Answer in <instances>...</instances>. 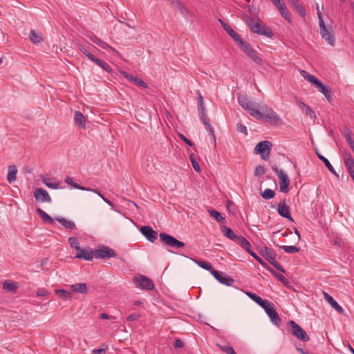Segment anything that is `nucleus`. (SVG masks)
I'll return each instance as SVG.
<instances>
[{
	"mask_svg": "<svg viewBox=\"0 0 354 354\" xmlns=\"http://www.w3.org/2000/svg\"><path fill=\"white\" fill-rule=\"evenodd\" d=\"M238 102L241 107L248 111L255 119H263L275 126H281L283 123L280 116L267 104L262 105L259 110L257 108L259 104L250 101L245 95H239Z\"/></svg>",
	"mask_w": 354,
	"mask_h": 354,
	"instance_id": "obj_1",
	"label": "nucleus"
},
{
	"mask_svg": "<svg viewBox=\"0 0 354 354\" xmlns=\"http://www.w3.org/2000/svg\"><path fill=\"white\" fill-rule=\"evenodd\" d=\"M319 25V32L322 37L330 46L335 44V35L333 28L330 25H325L324 20H321Z\"/></svg>",
	"mask_w": 354,
	"mask_h": 354,
	"instance_id": "obj_2",
	"label": "nucleus"
},
{
	"mask_svg": "<svg viewBox=\"0 0 354 354\" xmlns=\"http://www.w3.org/2000/svg\"><path fill=\"white\" fill-rule=\"evenodd\" d=\"M260 254L263 257L270 263H271L276 269L281 271L283 273L286 272L284 268L281 265L276 261L277 254L275 252L268 247H264L261 249L259 252Z\"/></svg>",
	"mask_w": 354,
	"mask_h": 354,
	"instance_id": "obj_3",
	"label": "nucleus"
},
{
	"mask_svg": "<svg viewBox=\"0 0 354 354\" xmlns=\"http://www.w3.org/2000/svg\"><path fill=\"white\" fill-rule=\"evenodd\" d=\"M160 241L164 245L174 249H180L184 248L185 244L177 240L175 237L165 233L161 232L159 234Z\"/></svg>",
	"mask_w": 354,
	"mask_h": 354,
	"instance_id": "obj_4",
	"label": "nucleus"
},
{
	"mask_svg": "<svg viewBox=\"0 0 354 354\" xmlns=\"http://www.w3.org/2000/svg\"><path fill=\"white\" fill-rule=\"evenodd\" d=\"M288 326L290 327V331L292 335L302 342H308L310 340L309 336L306 331L298 325L295 321L290 320L288 322Z\"/></svg>",
	"mask_w": 354,
	"mask_h": 354,
	"instance_id": "obj_5",
	"label": "nucleus"
},
{
	"mask_svg": "<svg viewBox=\"0 0 354 354\" xmlns=\"http://www.w3.org/2000/svg\"><path fill=\"white\" fill-rule=\"evenodd\" d=\"M272 169L276 172L279 178L280 191L283 193H288L289 191L290 179L282 169H278L275 166H272Z\"/></svg>",
	"mask_w": 354,
	"mask_h": 354,
	"instance_id": "obj_6",
	"label": "nucleus"
},
{
	"mask_svg": "<svg viewBox=\"0 0 354 354\" xmlns=\"http://www.w3.org/2000/svg\"><path fill=\"white\" fill-rule=\"evenodd\" d=\"M272 146L270 141H261L255 146L254 152L257 154H260L262 159L266 160L269 158Z\"/></svg>",
	"mask_w": 354,
	"mask_h": 354,
	"instance_id": "obj_7",
	"label": "nucleus"
},
{
	"mask_svg": "<svg viewBox=\"0 0 354 354\" xmlns=\"http://www.w3.org/2000/svg\"><path fill=\"white\" fill-rule=\"evenodd\" d=\"M133 282L137 288L142 290H150L154 288L153 281L145 275L134 277Z\"/></svg>",
	"mask_w": 354,
	"mask_h": 354,
	"instance_id": "obj_8",
	"label": "nucleus"
},
{
	"mask_svg": "<svg viewBox=\"0 0 354 354\" xmlns=\"http://www.w3.org/2000/svg\"><path fill=\"white\" fill-rule=\"evenodd\" d=\"M269 317L272 323L277 326H279L281 324V319L279 316V314L273 307V305L270 303L268 301H266V304L263 306H262Z\"/></svg>",
	"mask_w": 354,
	"mask_h": 354,
	"instance_id": "obj_9",
	"label": "nucleus"
},
{
	"mask_svg": "<svg viewBox=\"0 0 354 354\" xmlns=\"http://www.w3.org/2000/svg\"><path fill=\"white\" fill-rule=\"evenodd\" d=\"M249 26L250 30L254 33L265 35L268 37H272L273 36L272 30L269 28L261 24V23L251 21L249 24Z\"/></svg>",
	"mask_w": 354,
	"mask_h": 354,
	"instance_id": "obj_10",
	"label": "nucleus"
},
{
	"mask_svg": "<svg viewBox=\"0 0 354 354\" xmlns=\"http://www.w3.org/2000/svg\"><path fill=\"white\" fill-rule=\"evenodd\" d=\"M95 257L96 259H109L116 256L115 252L106 246L94 250Z\"/></svg>",
	"mask_w": 354,
	"mask_h": 354,
	"instance_id": "obj_11",
	"label": "nucleus"
},
{
	"mask_svg": "<svg viewBox=\"0 0 354 354\" xmlns=\"http://www.w3.org/2000/svg\"><path fill=\"white\" fill-rule=\"evenodd\" d=\"M212 274L218 281L225 286H231L234 283V280L233 278L223 272L215 270L212 271Z\"/></svg>",
	"mask_w": 354,
	"mask_h": 354,
	"instance_id": "obj_12",
	"label": "nucleus"
},
{
	"mask_svg": "<svg viewBox=\"0 0 354 354\" xmlns=\"http://www.w3.org/2000/svg\"><path fill=\"white\" fill-rule=\"evenodd\" d=\"M140 233L150 242L153 243L158 238V234L149 225L142 226L140 229Z\"/></svg>",
	"mask_w": 354,
	"mask_h": 354,
	"instance_id": "obj_13",
	"label": "nucleus"
},
{
	"mask_svg": "<svg viewBox=\"0 0 354 354\" xmlns=\"http://www.w3.org/2000/svg\"><path fill=\"white\" fill-rule=\"evenodd\" d=\"M34 196L37 202L51 203L52 199L48 192L43 188H37L34 191Z\"/></svg>",
	"mask_w": 354,
	"mask_h": 354,
	"instance_id": "obj_14",
	"label": "nucleus"
},
{
	"mask_svg": "<svg viewBox=\"0 0 354 354\" xmlns=\"http://www.w3.org/2000/svg\"><path fill=\"white\" fill-rule=\"evenodd\" d=\"M277 212L281 216L286 218L291 221H293V218H292L290 214V207L286 204V199L280 201L278 205Z\"/></svg>",
	"mask_w": 354,
	"mask_h": 354,
	"instance_id": "obj_15",
	"label": "nucleus"
},
{
	"mask_svg": "<svg viewBox=\"0 0 354 354\" xmlns=\"http://www.w3.org/2000/svg\"><path fill=\"white\" fill-rule=\"evenodd\" d=\"M94 257V250H92L90 248H80V249L77 251V254L75 255L77 259H82L86 261H92Z\"/></svg>",
	"mask_w": 354,
	"mask_h": 354,
	"instance_id": "obj_16",
	"label": "nucleus"
},
{
	"mask_svg": "<svg viewBox=\"0 0 354 354\" xmlns=\"http://www.w3.org/2000/svg\"><path fill=\"white\" fill-rule=\"evenodd\" d=\"M86 37L91 41H93V43L97 44L98 46H100L101 48H104V49H106V50H111V51H113V52H115V53H118L113 47H111V46H109L106 42L101 40L99 37H97L94 33L93 32H90L88 33V35H86Z\"/></svg>",
	"mask_w": 354,
	"mask_h": 354,
	"instance_id": "obj_17",
	"label": "nucleus"
},
{
	"mask_svg": "<svg viewBox=\"0 0 354 354\" xmlns=\"http://www.w3.org/2000/svg\"><path fill=\"white\" fill-rule=\"evenodd\" d=\"M172 6H174L180 12V14L186 18H188L190 15V11L187 8V7L183 4L179 0H169Z\"/></svg>",
	"mask_w": 354,
	"mask_h": 354,
	"instance_id": "obj_18",
	"label": "nucleus"
},
{
	"mask_svg": "<svg viewBox=\"0 0 354 354\" xmlns=\"http://www.w3.org/2000/svg\"><path fill=\"white\" fill-rule=\"evenodd\" d=\"M317 88L319 90V92L322 93L326 100L331 102L333 100L332 96H331V90L328 86H326L324 85L321 81H319L316 85Z\"/></svg>",
	"mask_w": 354,
	"mask_h": 354,
	"instance_id": "obj_19",
	"label": "nucleus"
},
{
	"mask_svg": "<svg viewBox=\"0 0 354 354\" xmlns=\"http://www.w3.org/2000/svg\"><path fill=\"white\" fill-rule=\"evenodd\" d=\"M344 164L350 174H354V160L348 151L344 152Z\"/></svg>",
	"mask_w": 354,
	"mask_h": 354,
	"instance_id": "obj_20",
	"label": "nucleus"
},
{
	"mask_svg": "<svg viewBox=\"0 0 354 354\" xmlns=\"http://www.w3.org/2000/svg\"><path fill=\"white\" fill-rule=\"evenodd\" d=\"M77 46L80 49V50L85 55L89 60L91 61L92 57H94L95 56L91 53V50L93 48V46L90 44L89 43H86V45H84L82 44L79 43L77 44Z\"/></svg>",
	"mask_w": 354,
	"mask_h": 354,
	"instance_id": "obj_21",
	"label": "nucleus"
},
{
	"mask_svg": "<svg viewBox=\"0 0 354 354\" xmlns=\"http://www.w3.org/2000/svg\"><path fill=\"white\" fill-rule=\"evenodd\" d=\"M324 296L326 301L338 313H342L344 310L342 306H340L338 303L328 293L324 292Z\"/></svg>",
	"mask_w": 354,
	"mask_h": 354,
	"instance_id": "obj_22",
	"label": "nucleus"
},
{
	"mask_svg": "<svg viewBox=\"0 0 354 354\" xmlns=\"http://www.w3.org/2000/svg\"><path fill=\"white\" fill-rule=\"evenodd\" d=\"M124 76L128 79L131 83L133 84L142 88H148V85L147 83L143 82L141 79L134 77L132 75L125 73Z\"/></svg>",
	"mask_w": 354,
	"mask_h": 354,
	"instance_id": "obj_23",
	"label": "nucleus"
},
{
	"mask_svg": "<svg viewBox=\"0 0 354 354\" xmlns=\"http://www.w3.org/2000/svg\"><path fill=\"white\" fill-rule=\"evenodd\" d=\"M223 28L233 38V39L238 42L241 39V36L236 32L232 28H231L228 25L224 23L222 20L219 19Z\"/></svg>",
	"mask_w": 354,
	"mask_h": 354,
	"instance_id": "obj_24",
	"label": "nucleus"
},
{
	"mask_svg": "<svg viewBox=\"0 0 354 354\" xmlns=\"http://www.w3.org/2000/svg\"><path fill=\"white\" fill-rule=\"evenodd\" d=\"M296 102L306 115H309L311 118L315 117V111H313L308 105L299 100H297Z\"/></svg>",
	"mask_w": 354,
	"mask_h": 354,
	"instance_id": "obj_25",
	"label": "nucleus"
},
{
	"mask_svg": "<svg viewBox=\"0 0 354 354\" xmlns=\"http://www.w3.org/2000/svg\"><path fill=\"white\" fill-rule=\"evenodd\" d=\"M70 287L75 292L82 294H86L88 292L87 285L85 283H75Z\"/></svg>",
	"mask_w": 354,
	"mask_h": 354,
	"instance_id": "obj_26",
	"label": "nucleus"
},
{
	"mask_svg": "<svg viewBox=\"0 0 354 354\" xmlns=\"http://www.w3.org/2000/svg\"><path fill=\"white\" fill-rule=\"evenodd\" d=\"M37 213L39 215L43 222L53 225L55 223L54 219L52 218L46 212L41 208L36 209Z\"/></svg>",
	"mask_w": 354,
	"mask_h": 354,
	"instance_id": "obj_27",
	"label": "nucleus"
},
{
	"mask_svg": "<svg viewBox=\"0 0 354 354\" xmlns=\"http://www.w3.org/2000/svg\"><path fill=\"white\" fill-rule=\"evenodd\" d=\"M236 242L248 253L250 252V251H252L250 250L251 245L245 237L242 236H239L237 239L236 240Z\"/></svg>",
	"mask_w": 354,
	"mask_h": 354,
	"instance_id": "obj_28",
	"label": "nucleus"
},
{
	"mask_svg": "<svg viewBox=\"0 0 354 354\" xmlns=\"http://www.w3.org/2000/svg\"><path fill=\"white\" fill-rule=\"evenodd\" d=\"M221 232L224 236L228 238L230 240L234 241H236V240L237 239V238L239 236H236L234 234V233L232 229H230V227H228L225 225H223L221 227Z\"/></svg>",
	"mask_w": 354,
	"mask_h": 354,
	"instance_id": "obj_29",
	"label": "nucleus"
},
{
	"mask_svg": "<svg viewBox=\"0 0 354 354\" xmlns=\"http://www.w3.org/2000/svg\"><path fill=\"white\" fill-rule=\"evenodd\" d=\"M55 219L66 229H73L75 227V223L73 221L67 220L65 218L57 216Z\"/></svg>",
	"mask_w": 354,
	"mask_h": 354,
	"instance_id": "obj_30",
	"label": "nucleus"
},
{
	"mask_svg": "<svg viewBox=\"0 0 354 354\" xmlns=\"http://www.w3.org/2000/svg\"><path fill=\"white\" fill-rule=\"evenodd\" d=\"M245 294L249 298H250L252 301L256 302L261 307L263 306L265 304H266L267 300L263 299L261 297L257 295L252 292H246Z\"/></svg>",
	"mask_w": 354,
	"mask_h": 354,
	"instance_id": "obj_31",
	"label": "nucleus"
},
{
	"mask_svg": "<svg viewBox=\"0 0 354 354\" xmlns=\"http://www.w3.org/2000/svg\"><path fill=\"white\" fill-rule=\"evenodd\" d=\"M17 169L15 165H10L8 167V174L7 176V180L10 183L15 181L17 178Z\"/></svg>",
	"mask_w": 354,
	"mask_h": 354,
	"instance_id": "obj_32",
	"label": "nucleus"
},
{
	"mask_svg": "<svg viewBox=\"0 0 354 354\" xmlns=\"http://www.w3.org/2000/svg\"><path fill=\"white\" fill-rule=\"evenodd\" d=\"M74 121L76 124L80 127H85V118L84 115L79 111H76L74 114Z\"/></svg>",
	"mask_w": 354,
	"mask_h": 354,
	"instance_id": "obj_33",
	"label": "nucleus"
},
{
	"mask_svg": "<svg viewBox=\"0 0 354 354\" xmlns=\"http://www.w3.org/2000/svg\"><path fill=\"white\" fill-rule=\"evenodd\" d=\"M300 73L306 80L315 85H316L319 82V80L315 76L308 73L306 71L301 70Z\"/></svg>",
	"mask_w": 354,
	"mask_h": 354,
	"instance_id": "obj_34",
	"label": "nucleus"
},
{
	"mask_svg": "<svg viewBox=\"0 0 354 354\" xmlns=\"http://www.w3.org/2000/svg\"><path fill=\"white\" fill-rule=\"evenodd\" d=\"M17 287V283L15 282L5 281L3 283V288L9 292H15Z\"/></svg>",
	"mask_w": 354,
	"mask_h": 354,
	"instance_id": "obj_35",
	"label": "nucleus"
},
{
	"mask_svg": "<svg viewBox=\"0 0 354 354\" xmlns=\"http://www.w3.org/2000/svg\"><path fill=\"white\" fill-rule=\"evenodd\" d=\"M91 62H94L97 66H99L101 68H102L106 72L110 73V72L112 71L111 67L107 63H105V62H102V60L97 59L95 57H92Z\"/></svg>",
	"mask_w": 354,
	"mask_h": 354,
	"instance_id": "obj_36",
	"label": "nucleus"
},
{
	"mask_svg": "<svg viewBox=\"0 0 354 354\" xmlns=\"http://www.w3.org/2000/svg\"><path fill=\"white\" fill-rule=\"evenodd\" d=\"M316 154L318 156V158L324 163V165L328 168V169L331 173L336 174L335 169L333 168L332 165L330 163L328 160L327 158H326L324 156H323L321 153H319L317 150H316Z\"/></svg>",
	"mask_w": 354,
	"mask_h": 354,
	"instance_id": "obj_37",
	"label": "nucleus"
},
{
	"mask_svg": "<svg viewBox=\"0 0 354 354\" xmlns=\"http://www.w3.org/2000/svg\"><path fill=\"white\" fill-rule=\"evenodd\" d=\"M293 8L297 10L301 17L306 16L305 8L299 3L298 0H292Z\"/></svg>",
	"mask_w": 354,
	"mask_h": 354,
	"instance_id": "obj_38",
	"label": "nucleus"
},
{
	"mask_svg": "<svg viewBox=\"0 0 354 354\" xmlns=\"http://www.w3.org/2000/svg\"><path fill=\"white\" fill-rule=\"evenodd\" d=\"M29 39L33 44H39L43 41L42 37L34 30L30 31Z\"/></svg>",
	"mask_w": 354,
	"mask_h": 354,
	"instance_id": "obj_39",
	"label": "nucleus"
},
{
	"mask_svg": "<svg viewBox=\"0 0 354 354\" xmlns=\"http://www.w3.org/2000/svg\"><path fill=\"white\" fill-rule=\"evenodd\" d=\"M198 266L201 268L209 271L212 273V270H215L211 263L207 261H203L201 260L192 259Z\"/></svg>",
	"mask_w": 354,
	"mask_h": 354,
	"instance_id": "obj_40",
	"label": "nucleus"
},
{
	"mask_svg": "<svg viewBox=\"0 0 354 354\" xmlns=\"http://www.w3.org/2000/svg\"><path fill=\"white\" fill-rule=\"evenodd\" d=\"M237 44L240 46L242 50L244 51L246 54H248L252 50H253V48L251 46V45L245 41L242 38L237 42Z\"/></svg>",
	"mask_w": 354,
	"mask_h": 354,
	"instance_id": "obj_41",
	"label": "nucleus"
},
{
	"mask_svg": "<svg viewBox=\"0 0 354 354\" xmlns=\"http://www.w3.org/2000/svg\"><path fill=\"white\" fill-rule=\"evenodd\" d=\"M210 216L215 218V220L218 222L222 223L224 221L225 218L222 216L220 212L214 209H209L207 210Z\"/></svg>",
	"mask_w": 354,
	"mask_h": 354,
	"instance_id": "obj_42",
	"label": "nucleus"
},
{
	"mask_svg": "<svg viewBox=\"0 0 354 354\" xmlns=\"http://www.w3.org/2000/svg\"><path fill=\"white\" fill-rule=\"evenodd\" d=\"M55 292L64 300L70 299L72 297L71 292L67 291L64 289L56 290Z\"/></svg>",
	"mask_w": 354,
	"mask_h": 354,
	"instance_id": "obj_43",
	"label": "nucleus"
},
{
	"mask_svg": "<svg viewBox=\"0 0 354 354\" xmlns=\"http://www.w3.org/2000/svg\"><path fill=\"white\" fill-rule=\"evenodd\" d=\"M277 8L279 10L281 15L283 16V17L286 20L290 21L289 12L288 10L286 5L284 4V3L283 4H281V6H279V7H277Z\"/></svg>",
	"mask_w": 354,
	"mask_h": 354,
	"instance_id": "obj_44",
	"label": "nucleus"
},
{
	"mask_svg": "<svg viewBox=\"0 0 354 354\" xmlns=\"http://www.w3.org/2000/svg\"><path fill=\"white\" fill-rule=\"evenodd\" d=\"M247 55L256 64L259 65L262 64L263 60L257 55V53L255 50H252Z\"/></svg>",
	"mask_w": 354,
	"mask_h": 354,
	"instance_id": "obj_45",
	"label": "nucleus"
},
{
	"mask_svg": "<svg viewBox=\"0 0 354 354\" xmlns=\"http://www.w3.org/2000/svg\"><path fill=\"white\" fill-rule=\"evenodd\" d=\"M280 248L288 254H295L300 251V248L294 245H281Z\"/></svg>",
	"mask_w": 354,
	"mask_h": 354,
	"instance_id": "obj_46",
	"label": "nucleus"
},
{
	"mask_svg": "<svg viewBox=\"0 0 354 354\" xmlns=\"http://www.w3.org/2000/svg\"><path fill=\"white\" fill-rule=\"evenodd\" d=\"M217 346L223 352L225 353L226 354H236L234 348L229 344L221 345L218 344Z\"/></svg>",
	"mask_w": 354,
	"mask_h": 354,
	"instance_id": "obj_47",
	"label": "nucleus"
},
{
	"mask_svg": "<svg viewBox=\"0 0 354 354\" xmlns=\"http://www.w3.org/2000/svg\"><path fill=\"white\" fill-rule=\"evenodd\" d=\"M261 196L266 200H269L274 197L275 192L271 189H266L263 192L261 193Z\"/></svg>",
	"mask_w": 354,
	"mask_h": 354,
	"instance_id": "obj_48",
	"label": "nucleus"
},
{
	"mask_svg": "<svg viewBox=\"0 0 354 354\" xmlns=\"http://www.w3.org/2000/svg\"><path fill=\"white\" fill-rule=\"evenodd\" d=\"M270 272L276 277L283 285L288 286L289 284L288 280L281 274L273 270H269Z\"/></svg>",
	"mask_w": 354,
	"mask_h": 354,
	"instance_id": "obj_49",
	"label": "nucleus"
},
{
	"mask_svg": "<svg viewBox=\"0 0 354 354\" xmlns=\"http://www.w3.org/2000/svg\"><path fill=\"white\" fill-rule=\"evenodd\" d=\"M65 183L68 184V185H71L73 188L77 189H83V186L75 183L73 180V178L70 176H67L65 178Z\"/></svg>",
	"mask_w": 354,
	"mask_h": 354,
	"instance_id": "obj_50",
	"label": "nucleus"
},
{
	"mask_svg": "<svg viewBox=\"0 0 354 354\" xmlns=\"http://www.w3.org/2000/svg\"><path fill=\"white\" fill-rule=\"evenodd\" d=\"M68 243L71 247L75 249L76 251L80 249V243L76 237H69Z\"/></svg>",
	"mask_w": 354,
	"mask_h": 354,
	"instance_id": "obj_51",
	"label": "nucleus"
},
{
	"mask_svg": "<svg viewBox=\"0 0 354 354\" xmlns=\"http://www.w3.org/2000/svg\"><path fill=\"white\" fill-rule=\"evenodd\" d=\"M43 183H44L48 187L52 189H57L59 187V183L57 182H51V179L44 178L42 179Z\"/></svg>",
	"mask_w": 354,
	"mask_h": 354,
	"instance_id": "obj_52",
	"label": "nucleus"
},
{
	"mask_svg": "<svg viewBox=\"0 0 354 354\" xmlns=\"http://www.w3.org/2000/svg\"><path fill=\"white\" fill-rule=\"evenodd\" d=\"M266 173L265 168L261 165H258L256 167L254 170V176H259Z\"/></svg>",
	"mask_w": 354,
	"mask_h": 354,
	"instance_id": "obj_53",
	"label": "nucleus"
},
{
	"mask_svg": "<svg viewBox=\"0 0 354 354\" xmlns=\"http://www.w3.org/2000/svg\"><path fill=\"white\" fill-rule=\"evenodd\" d=\"M236 131L240 133H244L245 136L248 135V131H247L246 127L241 123H238L236 124Z\"/></svg>",
	"mask_w": 354,
	"mask_h": 354,
	"instance_id": "obj_54",
	"label": "nucleus"
},
{
	"mask_svg": "<svg viewBox=\"0 0 354 354\" xmlns=\"http://www.w3.org/2000/svg\"><path fill=\"white\" fill-rule=\"evenodd\" d=\"M190 160H191V162H192V166L194 167V169L196 171H201V168H200V166L198 163V162L196 160V159L194 158V156L193 155H190Z\"/></svg>",
	"mask_w": 354,
	"mask_h": 354,
	"instance_id": "obj_55",
	"label": "nucleus"
},
{
	"mask_svg": "<svg viewBox=\"0 0 354 354\" xmlns=\"http://www.w3.org/2000/svg\"><path fill=\"white\" fill-rule=\"evenodd\" d=\"M249 254L252 256L259 263H261L262 266H265L266 263L264 261L253 251H250Z\"/></svg>",
	"mask_w": 354,
	"mask_h": 354,
	"instance_id": "obj_56",
	"label": "nucleus"
},
{
	"mask_svg": "<svg viewBox=\"0 0 354 354\" xmlns=\"http://www.w3.org/2000/svg\"><path fill=\"white\" fill-rule=\"evenodd\" d=\"M48 295V292L45 288H39L37 291V295L38 297H44V296Z\"/></svg>",
	"mask_w": 354,
	"mask_h": 354,
	"instance_id": "obj_57",
	"label": "nucleus"
},
{
	"mask_svg": "<svg viewBox=\"0 0 354 354\" xmlns=\"http://www.w3.org/2000/svg\"><path fill=\"white\" fill-rule=\"evenodd\" d=\"M179 137L180 138V139L184 141L187 145H188L190 147H193L194 146V143L190 140H189L188 138H187L183 134H180L179 135Z\"/></svg>",
	"mask_w": 354,
	"mask_h": 354,
	"instance_id": "obj_58",
	"label": "nucleus"
},
{
	"mask_svg": "<svg viewBox=\"0 0 354 354\" xmlns=\"http://www.w3.org/2000/svg\"><path fill=\"white\" fill-rule=\"evenodd\" d=\"M174 346L175 348H183L184 343L180 339H176L174 342Z\"/></svg>",
	"mask_w": 354,
	"mask_h": 354,
	"instance_id": "obj_59",
	"label": "nucleus"
},
{
	"mask_svg": "<svg viewBox=\"0 0 354 354\" xmlns=\"http://www.w3.org/2000/svg\"><path fill=\"white\" fill-rule=\"evenodd\" d=\"M82 190L94 192V193L97 194L99 196L102 197V195L101 194L99 190H97V189H94L91 188V187H83V189Z\"/></svg>",
	"mask_w": 354,
	"mask_h": 354,
	"instance_id": "obj_60",
	"label": "nucleus"
},
{
	"mask_svg": "<svg viewBox=\"0 0 354 354\" xmlns=\"http://www.w3.org/2000/svg\"><path fill=\"white\" fill-rule=\"evenodd\" d=\"M207 131L209 133V134L212 137V140H213L214 144L216 145V136H215V133H214V128L212 127H211L210 128L207 129Z\"/></svg>",
	"mask_w": 354,
	"mask_h": 354,
	"instance_id": "obj_61",
	"label": "nucleus"
},
{
	"mask_svg": "<svg viewBox=\"0 0 354 354\" xmlns=\"http://www.w3.org/2000/svg\"><path fill=\"white\" fill-rule=\"evenodd\" d=\"M106 351V348L93 349L92 351V354H105Z\"/></svg>",
	"mask_w": 354,
	"mask_h": 354,
	"instance_id": "obj_62",
	"label": "nucleus"
},
{
	"mask_svg": "<svg viewBox=\"0 0 354 354\" xmlns=\"http://www.w3.org/2000/svg\"><path fill=\"white\" fill-rule=\"evenodd\" d=\"M140 317V315L138 314H131L127 317L128 321H135L137 320Z\"/></svg>",
	"mask_w": 354,
	"mask_h": 354,
	"instance_id": "obj_63",
	"label": "nucleus"
},
{
	"mask_svg": "<svg viewBox=\"0 0 354 354\" xmlns=\"http://www.w3.org/2000/svg\"><path fill=\"white\" fill-rule=\"evenodd\" d=\"M345 138L346 139V141L350 145L351 143L354 142L353 140L352 139L351 135L349 133H346L345 134Z\"/></svg>",
	"mask_w": 354,
	"mask_h": 354,
	"instance_id": "obj_64",
	"label": "nucleus"
}]
</instances>
